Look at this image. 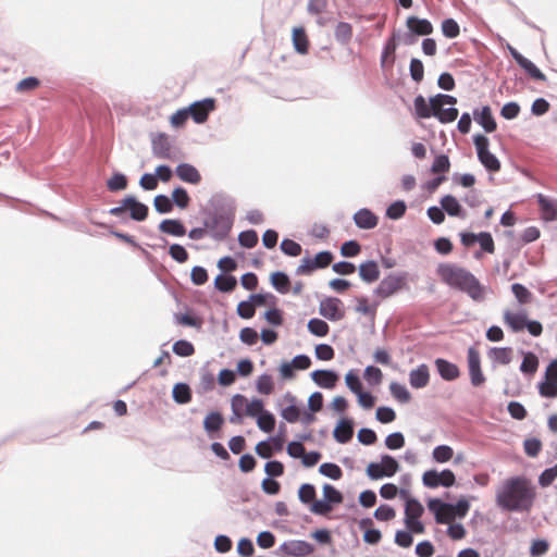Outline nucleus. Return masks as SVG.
<instances>
[{"label": "nucleus", "instance_id": "nucleus-46", "mask_svg": "<svg viewBox=\"0 0 557 557\" xmlns=\"http://www.w3.org/2000/svg\"><path fill=\"white\" fill-rule=\"evenodd\" d=\"M389 391L393 397L401 404H407L411 399V394L407 387L400 383L392 382L389 385Z\"/></svg>", "mask_w": 557, "mask_h": 557}, {"label": "nucleus", "instance_id": "nucleus-31", "mask_svg": "<svg viewBox=\"0 0 557 557\" xmlns=\"http://www.w3.org/2000/svg\"><path fill=\"white\" fill-rule=\"evenodd\" d=\"M527 314L522 313H512L509 310L504 312V321L505 323L512 330V332H520L525 329Z\"/></svg>", "mask_w": 557, "mask_h": 557}, {"label": "nucleus", "instance_id": "nucleus-25", "mask_svg": "<svg viewBox=\"0 0 557 557\" xmlns=\"http://www.w3.org/2000/svg\"><path fill=\"white\" fill-rule=\"evenodd\" d=\"M441 206L443 207V210L445 213H447L449 216L454 218H465L466 212L462 209L460 202L457 200V198L453 195H445L440 200Z\"/></svg>", "mask_w": 557, "mask_h": 557}, {"label": "nucleus", "instance_id": "nucleus-14", "mask_svg": "<svg viewBox=\"0 0 557 557\" xmlns=\"http://www.w3.org/2000/svg\"><path fill=\"white\" fill-rule=\"evenodd\" d=\"M444 505H447V502L441 498H430L428 500V508L434 513L435 521L440 524L450 523L455 519L453 511Z\"/></svg>", "mask_w": 557, "mask_h": 557}, {"label": "nucleus", "instance_id": "nucleus-29", "mask_svg": "<svg viewBox=\"0 0 557 557\" xmlns=\"http://www.w3.org/2000/svg\"><path fill=\"white\" fill-rule=\"evenodd\" d=\"M294 49L299 54H307L309 49V40L304 27H295L292 33Z\"/></svg>", "mask_w": 557, "mask_h": 557}, {"label": "nucleus", "instance_id": "nucleus-44", "mask_svg": "<svg viewBox=\"0 0 557 557\" xmlns=\"http://www.w3.org/2000/svg\"><path fill=\"white\" fill-rule=\"evenodd\" d=\"M381 466L383 467V473L385 478L395 475L399 470L398 461L391 455L381 456Z\"/></svg>", "mask_w": 557, "mask_h": 557}, {"label": "nucleus", "instance_id": "nucleus-57", "mask_svg": "<svg viewBox=\"0 0 557 557\" xmlns=\"http://www.w3.org/2000/svg\"><path fill=\"white\" fill-rule=\"evenodd\" d=\"M256 387L260 394L270 395L274 389L272 376L267 373L261 374L256 382Z\"/></svg>", "mask_w": 557, "mask_h": 557}, {"label": "nucleus", "instance_id": "nucleus-30", "mask_svg": "<svg viewBox=\"0 0 557 557\" xmlns=\"http://www.w3.org/2000/svg\"><path fill=\"white\" fill-rule=\"evenodd\" d=\"M298 499L301 504L309 506L311 510L312 504L318 503L315 486L311 483H302L298 488Z\"/></svg>", "mask_w": 557, "mask_h": 557}, {"label": "nucleus", "instance_id": "nucleus-18", "mask_svg": "<svg viewBox=\"0 0 557 557\" xmlns=\"http://www.w3.org/2000/svg\"><path fill=\"white\" fill-rule=\"evenodd\" d=\"M354 435V421L350 418H342L333 431V437L341 444L348 443Z\"/></svg>", "mask_w": 557, "mask_h": 557}, {"label": "nucleus", "instance_id": "nucleus-36", "mask_svg": "<svg viewBox=\"0 0 557 557\" xmlns=\"http://www.w3.org/2000/svg\"><path fill=\"white\" fill-rule=\"evenodd\" d=\"M237 280L233 275L219 274L214 278V287L221 293H231L235 289Z\"/></svg>", "mask_w": 557, "mask_h": 557}, {"label": "nucleus", "instance_id": "nucleus-5", "mask_svg": "<svg viewBox=\"0 0 557 557\" xmlns=\"http://www.w3.org/2000/svg\"><path fill=\"white\" fill-rule=\"evenodd\" d=\"M473 143L476 149L478 159L481 164L492 173L500 170V162L497 157L492 153L488 149L490 140L483 134H476L473 136Z\"/></svg>", "mask_w": 557, "mask_h": 557}, {"label": "nucleus", "instance_id": "nucleus-20", "mask_svg": "<svg viewBox=\"0 0 557 557\" xmlns=\"http://www.w3.org/2000/svg\"><path fill=\"white\" fill-rule=\"evenodd\" d=\"M281 549L284 550L287 555L294 557H302L312 553V545L306 541H292L289 543L284 542L281 545Z\"/></svg>", "mask_w": 557, "mask_h": 557}, {"label": "nucleus", "instance_id": "nucleus-43", "mask_svg": "<svg viewBox=\"0 0 557 557\" xmlns=\"http://www.w3.org/2000/svg\"><path fill=\"white\" fill-rule=\"evenodd\" d=\"M441 123L454 122L458 116V110L455 107L443 108L435 106L434 115Z\"/></svg>", "mask_w": 557, "mask_h": 557}, {"label": "nucleus", "instance_id": "nucleus-26", "mask_svg": "<svg viewBox=\"0 0 557 557\" xmlns=\"http://www.w3.org/2000/svg\"><path fill=\"white\" fill-rule=\"evenodd\" d=\"M359 276L364 283H373L380 277V269L374 260H368L358 268Z\"/></svg>", "mask_w": 557, "mask_h": 557}, {"label": "nucleus", "instance_id": "nucleus-27", "mask_svg": "<svg viewBox=\"0 0 557 557\" xmlns=\"http://www.w3.org/2000/svg\"><path fill=\"white\" fill-rule=\"evenodd\" d=\"M406 24L409 30H411L413 34H417L418 36L430 35L433 33V25L426 18L409 16Z\"/></svg>", "mask_w": 557, "mask_h": 557}, {"label": "nucleus", "instance_id": "nucleus-58", "mask_svg": "<svg viewBox=\"0 0 557 557\" xmlns=\"http://www.w3.org/2000/svg\"><path fill=\"white\" fill-rule=\"evenodd\" d=\"M409 74L412 81L420 83L424 76V66L420 59L412 58L409 64Z\"/></svg>", "mask_w": 557, "mask_h": 557}, {"label": "nucleus", "instance_id": "nucleus-34", "mask_svg": "<svg viewBox=\"0 0 557 557\" xmlns=\"http://www.w3.org/2000/svg\"><path fill=\"white\" fill-rule=\"evenodd\" d=\"M223 423L224 418L222 413L219 411H211L203 420V429L207 433L212 434L220 431Z\"/></svg>", "mask_w": 557, "mask_h": 557}, {"label": "nucleus", "instance_id": "nucleus-1", "mask_svg": "<svg viewBox=\"0 0 557 557\" xmlns=\"http://www.w3.org/2000/svg\"><path fill=\"white\" fill-rule=\"evenodd\" d=\"M535 500V488L522 476L507 479L496 492L497 506L509 512H529Z\"/></svg>", "mask_w": 557, "mask_h": 557}, {"label": "nucleus", "instance_id": "nucleus-6", "mask_svg": "<svg viewBox=\"0 0 557 557\" xmlns=\"http://www.w3.org/2000/svg\"><path fill=\"white\" fill-rule=\"evenodd\" d=\"M424 512L422 504L414 497H410L406 502L405 506V525L406 528L416 534H422L425 531L424 524L420 518Z\"/></svg>", "mask_w": 557, "mask_h": 557}, {"label": "nucleus", "instance_id": "nucleus-52", "mask_svg": "<svg viewBox=\"0 0 557 557\" xmlns=\"http://www.w3.org/2000/svg\"><path fill=\"white\" fill-rule=\"evenodd\" d=\"M445 506L447 507L448 510L453 511L455 519L465 518L470 508L469 502L465 498L459 499L456 504L447 503V505Z\"/></svg>", "mask_w": 557, "mask_h": 557}, {"label": "nucleus", "instance_id": "nucleus-23", "mask_svg": "<svg viewBox=\"0 0 557 557\" xmlns=\"http://www.w3.org/2000/svg\"><path fill=\"white\" fill-rule=\"evenodd\" d=\"M175 173L180 180L188 184L196 185L201 181L199 171L189 163H180L175 169Z\"/></svg>", "mask_w": 557, "mask_h": 557}, {"label": "nucleus", "instance_id": "nucleus-60", "mask_svg": "<svg viewBox=\"0 0 557 557\" xmlns=\"http://www.w3.org/2000/svg\"><path fill=\"white\" fill-rule=\"evenodd\" d=\"M170 257L177 263H184L188 260V252L186 248L180 244H172L169 247Z\"/></svg>", "mask_w": 557, "mask_h": 557}, {"label": "nucleus", "instance_id": "nucleus-37", "mask_svg": "<svg viewBox=\"0 0 557 557\" xmlns=\"http://www.w3.org/2000/svg\"><path fill=\"white\" fill-rule=\"evenodd\" d=\"M522 354H523V359L520 364V371L523 374L533 375L537 371V368H539V358L532 351L522 352Z\"/></svg>", "mask_w": 557, "mask_h": 557}, {"label": "nucleus", "instance_id": "nucleus-54", "mask_svg": "<svg viewBox=\"0 0 557 557\" xmlns=\"http://www.w3.org/2000/svg\"><path fill=\"white\" fill-rule=\"evenodd\" d=\"M442 33L445 37L454 39L459 36L460 27L456 20L449 17L442 22Z\"/></svg>", "mask_w": 557, "mask_h": 557}, {"label": "nucleus", "instance_id": "nucleus-17", "mask_svg": "<svg viewBox=\"0 0 557 557\" xmlns=\"http://www.w3.org/2000/svg\"><path fill=\"white\" fill-rule=\"evenodd\" d=\"M126 210L129 211V218L134 221L141 222L148 216L149 208L140 202L135 196L127 195L125 197Z\"/></svg>", "mask_w": 557, "mask_h": 557}, {"label": "nucleus", "instance_id": "nucleus-64", "mask_svg": "<svg viewBox=\"0 0 557 557\" xmlns=\"http://www.w3.org/2000/svg\"><path fill=\"white\" fill-rule=\"evenodd\" d=\"M539 393L543 397L556 398L557 397V382L545 380L539 384Z\"/></svg>", "mask_w": 557, "mask_h": 557}, {"label": "nucleus", "instance_id": "nucleus-42", "mask_svg": "<svg viewBox=\"0 0 557 557\" xmlns=\"http://www.w3.org/2000/svg\"><path fill=\"white\" fill-rule=\"evenodd\" d=\"M308 331L318 337H324L327 335L330 331L329 324L319 318H312L308 321L307 324Z\"/></svg>", "mask_w": 557, "mask_h": 557}, {"label": "nucleus", "instance_id": "nucleus-4", "mask_svg": "<svg viewBox=\"0 0 557 557\" xmlns=\"http://www.w3.org/2000/svg\"><path fill=\"white\" fill-rule=\"evenodd\" d=\"M203 225L208 234L215 242H223L230 235L234 222L230 218H223L205 211Z\"/></svg>", "mask_w": 557, "mask_h": 557}, {"label": "nucleus", "instance_id": "nucleus-35", "mask_svg": "<svg viewBox=\"0 0 557 557\" xmlns=\"http://www.w3.org/2000/svg\"><path fill=\"white\" fill-rule=\"evenodd\" d=\"M414 111L418 117L420 119H429L434 115L435 107L432 106V102L426 103L423 96L418 95L413 101Z\"/></svg>", "mask_w": 557, "mask_h": 557}, {"label": "nucleus", "instance_id": "nucleus-8", "mask_svg": "<svg viewBox=\"0 0 557 557\" xmlns=\"http://www.w3.org/2000/svg\"><path fill=\"white\" fill-rule=\"evenodd\" d=\"M208 205L209 208L206 211L223 218H230L232 222L235 221L236 202L233 197L225 194H214Z\"/></svg>", "mask_w": 557, "mask_h": 557}, {"label": "nucleus", "instance_id": "nucleus-21", "mask_svg": "<svg viewBox=\"0 0 557 557\" xmlns=\"http://www.w3.org/2000/svg\"><path fill=\"white\" fill-rule=\"evenodd\" d=\"M434 364L440 376L445 381H454L458 379L460 375L459 368L455 363L446 359L437 358L434 361Z\"/></svg>", "mask_w": 557, "mask_h": 557}, {"label": "nucleus", "instance_id": "nucleus-28", "mask_svg": "<svg viewBox=\"0 0 557 557\" xmlns=\"http://www.w3.org/2000/svg\"><path fill=\"white\" fill-rule=\"evenodd\" d=\"M537 203L541 208L543 219L545 221H555L557 219V206L553 199L543 194L536 195Z\"/></svg>", "mask_w": 557, "mask_h": 557}, {"label": "nucleus", "instance_id": "nucleus-15", "mask_svg": "<svg viewBox=\"0 0 557 557\" xmlns=\"http://www.w3.org/2000/svg\"><path fill=\"white\" fill-rule=\"evenodd\" d=\"M311 380L320 387L332 389L336 386L338 374L334 370H314L310 373Z\"/></svg>", "mask_w": 557, "mask_h": 557}, {"label": "nucleus", "instance_id": "nucleus-63", "mask_svg": "<svg viewBox=\"0 0 557 557\" xmlns=\"http://www.w3.org/2000/svg\"><path fill=\"white\" fill-rule=\"evenodd\" d=\"M346 386L351 393L358 394L362 389V383L359 375L354 371L349 370L345 375Z\"/></svg>", "mask_w": 557, "mask_h": 557}, {"label": "nucleus", "instance_id": "nucleus-11", "mask_svg": "<svg viewBox=\"0 0 557 557\" xmlns=\"http://www.w3.org/2000/svg\"><path fill=\"white\" fill-rule=\"evenodd\" d=\"M187 109L194 122L202 124L208 120L209 114L215 109V99L205 98L195 101Z\"/></svg>", "mask_w": 557, "mask_h": 557}, {"label": "nucleus", "instance_id": "nucleus-62", "mask_svg": "<svg viewBox=\"0 0 557 557\" xmlns=\"http://www.w3.org/2000/svg\"><path fill=\"white\" fill-rule=\"evenodd\" d=\"M412 534H414V533L410 532L408 529L407 530H397L395 533L394 542L399 547L408 548L413 543Z\"/></svg>", "mask_w": 557, "mask_h": 557}, {"label": "nucleus", "instance_id": "nucleus-48", "mask_svg": "<svg viewBox=\"0 0 557 557\" xmlns=\"http://www.w3.org/2000/svg\"><path fill=\"white\" fill-rule=\"evenodd\" d=\"M319 472L323 476L332 480H339L343 475L341 467L334 462H324L320 465Z\"/></svg>", "mask_w": 557, "mask_h": 557}, {"label": "nucleus", "instance_id": "nucleus-40", "mask_svg": "<svg viewBox=\"0 0 557 557\" xmlns=\"http://www.w3.org/2000/svg\"><path fill=\"white\" fill-rule=\"evenodd\" d=\"M256 418H257V425L261 431H263L265 433H271L274 430L275 417L272 412L264 409Z\"/></svg>", "mask_w": 557, "mask_h": 557}, {"label": "nucleus", "instance_id": "nucleus-24", "mask_svg": "<svg viewBox=\"0 0 557 557\" xmlns=\"http://www.w3.org/2000/svg\"><path fill=\"white\" fill-rule=\"evenodd\" d=\"M430 373L425 363L418 366L409 373V383L413 388H423L429 384Z\"/></svg>", "mask_w": 557, "mask_h": 557}, {"label": "nucleus", "instance_id": "nucleus-53", "mask_svg": "<svg viewBox=\"0 0 557 557\" xmlns=\"http://www.w3.org/2000/svg\"><path fill=\"white\" fill-rule=\"evenodd\" d=\"M432 456L436 462L444 463L453 458L454 450L448 445H438L433 449Z\"/></svg>", "mask_w": 557, "mask_h": 557}, {"label": "nucleus", "instance_id": "nucleus-16", "mask_svg": "<svg viewBox=\"0 0 557 557\" xmlns=\"http://www.w3.org/2000/svg\"><path fill=\"white\" fill-rule=\"evenodd\" d=\"M472 115L475 122L480 124L486 133H493L497 128V124L490 106H484L481 109L475 108Z\"/></svg>", "mask_w": 557, "mask_h": 557}, {"label": "nucleus", "instance_id": "nucleus-12", "mask_svg": "<svg viewBox=\"0 0 557 557\" xmlns=\"http://www.w3.org/2000/svg\"><path fill=\"white\" fill-rule=\"evenodd\" d=\"M342 306L343 302L339 298L327 297L320 301L319 313L330 321H339L345 315Z\"/></svg>", "mask_w": 557, "mask_h": 557}, {"label": "nucleus", "instance_id": "nucleus-61", "mask_svg": "<svg viewBox=\"0 0 557 557\" xmlns=\"http://www.w3.org/2000/svg\"><path fill=\"white\" fill-rule=\"evenodd\" d=\"M283 253L289 257H297L301 253V246L297 242L284 238L280 246Z\"/></svg>", "mask_w": 557, "mask_h": 557}, {"label": "nucleus", "instance_id": "nucleus-45", "mask_svg": "<svg viewBox=\"0 0 557 557\" xmlns=\"http://www.w3.org/2000/svg\"><path fill=\"white\" fill-rule=\"evenodd\" d=\"M173 206L172 198L166 195L159 194L153 199L154 210L160 214L170 213L173 210Z\"/></svg>", "mask_w": 557, "mask_h": 557}, {"label": "nucleus", "instance_id": "nucleus-49", "mask_svg": "<svg viewBox=\"0 0 557 557\" xmlns=\"http://www.w3.org/2000/svg\"><path fill=\"white\" fill-rule=\"evenodd\" d=\"M407 206L404 200L392 202L386 209V216L391 220H399L406 213Z\"/></svg>", "mask_w": 557, "mask_h": 557}, {"label": "nucleus", "instance_id": "nucleus-2", "mask_svg": "<svg viewBox=\"0 0 557 557\" xmlns=\"http://www.w3.org/2000/svg\"><path fill=\"white\" fill-rule=\"evenodd\" d=\"M436 272L445 284L467 294L473 301L485 300L487 287L482 285L469 270L454 263H441Z\"/></svg>", "mask_w": 557, "mask_h": 557}, {"label": "nucleus", "instance_id": "nucleus-51", "mask_svg": "<svg viewBox=\"0 0 557 557\" xmlns=\"http://www.w3.org/2000/svg\"><path fill=\"white\" fill-rule=\"evenodd\" d=\"M172 201L173 205H176L178 208L185 209L189 205L190 197L185 188L178 186L172 191Z\"/></svg>", "mask_w": 557, "mask_h": 557}, {"label": "nucleus", "instance_id": "nucleus-13", "mask_svg": "<svg viewBox=\"0 0 557 557\" xmlns=\"http://www.w3.org/2000/svg\"><path fill=\"white\" fill-rule=\"evenodd\" d=\"M470 381L473 386H481L485 376L481 370V357L474 347H469L467 352Z\"/></svg>", "mask_w": 557, "mask_h": 557}, {"label": "nucleus", "instance_id": "nucleus-59", "mask_svg": "<svg viewBox=\"0 0 557 557\" xmlns=\"http://www.w3.org/2000/svg\"><path fill=\"white\" fill-rule=\"evenodd\" d=\"M450 168V161L447 154L441 153L434 158V161L431 166L432 173H445L448 172Z\"/></svg>", "mask_w": 557, "mask_h": 557}, {"label": "nucleus", "instance_id": "nucleus-47", "mask_svg": "<svg viewBox=\"0 0 557 557\" xmlns=\"http://www.w3.org/2000/svg\"><path fill=\"white\" fill-rule=\"evenodd\" d=\"M127 187V177L120 172H115L112 177L107 181V188L110 191H121Z\"/></svg>", "mask_w": 557, "mask_h": 557}, {"label": "nucleus", "instance_id": "nucleus-33", "mask_svg": "<svg viewBox=\"0 0 557 557\" xmlns=\"http://www.w3.org/2000/svg\"><path fill=\"white\" fill-rule=\"evenodd\" d=\"M172 397L176 404L185 405L191 400V389L187 383L178 382L173 386Z\"/></svg>", "mask_w": 557, "mask_h": 557}, {"label": "nucleus", "instance_id": "nucleus-55", "mask_svg": "<svg viewBox=\"0 0 557 557\" xmlns=\"http://www.w3.org/2000/svg\"><path fill=\"white\" fill-rule=\"evenodd\" d=\"M172 350L180 357H189L194 354V345L186 339H178L173 344Z\"/></svg>", "mask_w": 557, "mask_h": 557}, {"label": "nucleus", "instance_id": "nucleus-7", "mask_svg": "<svg viewBox=\"0 0 557 557\" xmlns=\"http://www.w3.org/2000/svg\"><path fill=\"white\" fill-rule=\"evenodd\" d=\"M323 499L312 504L311 512L319 516H325L333 510L334 505L343 502V494L333 485L325 483L322 488Z\"/></svg>", "mask_w": 557, "mask_h": 557}, {"label": "nucleus", "instance_id": "nucleus-3", "mask_svg": "<svg viewBox=\"0 0 557 557\" xmlns=\"http://www.w3.org/2000/svg\"><path fill=\"white\" fill-rule=\"evenodd\" d=\"M408 273L405 271L393 272L384 276L373 290V294L382 299L388 298L407 285Z\"/></svg>", "mask_w": 557, "mask_h": 557}, {"label": "nucleus", "instance_id": "nucleus-32", "mask_svg": "<svg viewBox=\"0 0 557 557\" xmlns=\"http://www.w3.org/2000/svg\"><path fill=\"white\" fill-rule=\"evenodd\" d=\"M272 287L280 294H287L290 289L289 276L283 271L273 272L270 276Z\"/></svg>", "mask_w": 557, "mask_h": 557}, {"label": "nucleus", "instance_id": "nucleus-9", "mask_svg": "<svg viewBox=\"0 0 557 557\" xmlns=\"http://www.w3.org/2000/svg\"><path fill=\"white\" fill-rule=\"evenodd\" d=\"M422 483L429 488H437L440 486L451 487L456 483V476L449 469H444L441 472L431 469L423 473Z\"/></svg>", "mask_w": 557, "mask_h": 557}, {"label": "nucleus", "instance_id": "nucleus-56", "mask_svg": "<svg viewBox=\"0 0 557 557\" xmlns=\"http://www.w3.org/2000/svg\"><path fill=\"white\" fill-rule=\"evenodd\" d=\"M238 243L245 248H253L258 244V234L255 230L243 231L238 235Z\"/></svg>", "mask_w": 557, "mask_h": 557}, {"label": "nucleus", "instance_id": "nucleus-22", "mask_svg": "<svg viewBox=\"0 0 557 557\" xmlns=\"http://www.w3.org/2000/svg\"><path fill=\"white\" fill-rule=\"evenodd\" d=\"M158 230L166 235L182 237L186 234L184 223L178 219H164L158 225Z\"/></svg>", "mask_w": 557, "mask_h": 557}, {"label": "nucleus", "instance_id": "nucleus-19", "mask_svg": "<svg viewBox=\"0 0 557 557\" xmlns=\"http://www.w3.org/2000/svg\"><path fill=\"white\" fill-rule=\"evenodd\" d=\"M352 219L356 226L361 230H372L379 223L377 216L367 208L359 209L354 214Z\"/></svg>", "mask_w": 557, "mask_h": 557}, {"label": "nucleus", "instance_id": "nucleus-38", "mask_svg": "<svg viewBox=\"0 0 557 557\" xmlns=\"http://www.w3.org/2000/svg\"><path fill=\"white\" fill-rule=\"evenodd\" d=\"M334 37L338 44L347 45L352 38V26L347 22L337 23Z\"/></svg>", "mask_w": 557, "mask_h": 557}, {"label": "nucleus", "instance_id": "nucleus-39", "mask_svg": "<svg viewBox=\"0 0 557 557\" xmlns=\"http://www.w3.org/2000/svg\"><path fill=\"white\" fill-rule=\"evenodd\" d=\"M518 64L528 73L531 78L541 82L547 81L546 75L528 58L524 57L522 60H518Z\"/></svg>", "mask_w": 557, "mask_h": 557}, {"label": "nucleus", "instance_id": "nucleus-41", "mask_svg": "<svg viewBox=\"0 0 557 557\" xmlns=\"http://www.w3.org/2000/svg\"><path fill=\"white\" fill-rule=\"evenodd\" d=\"M510 347H493L488 351V357L500 364H509L511 362Z\"/></svg>", "mask_w": 557, "mask_h": 557}, {"label": "nucleus", "instance_id": "nucleus-10", "mask_svg": "<svg viewBox=\"0 0 557 557\" xmlns=\"http://www.w3.org/2000/svg\"><path fill=\"white\" fill-rule=\"evenodd\" d=\"M151 152L153 157L164 160H175L176 157L172 151V143L164 133H158L151 137Z\"/></svg>", "mask_w": 557, "mask_h": 557}, {"label": "nucleus", "instance_id": "nucleus-50", "mask_svg": "<svg viewBox=\"0 0 557 557\" xmlns=\"http://www.w3.org/2000/svg\"><path fill=\"white\" fill-rule=\"evenodd\" d=\"M511 292L520 305L529 304L532 300V293L520 283H513Z\"/></svg>", "mask_w": 557, "mask_h": 557}]
</instances>
